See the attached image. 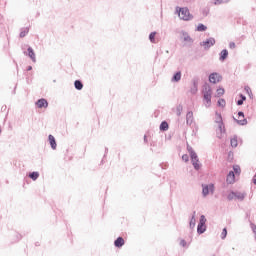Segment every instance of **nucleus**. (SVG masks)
<instances>
[{
  "label": "nucleus",
  "mask_w": 256,
  "mask_h": 256,
  "mask_svg": "<svg viewBox=\"0 0 256 256\" xmlns=\"http://www.w3.org/2000/svg\"><path fill=\"white\" fill-rule=\"evenodd\" d=\"M187 151L190 155L191 163L195 169V171H199L201 169V164H199V156L197 155V152L193 149V147L187 145Z\"/></svg>",
  "instance_id": "nucleus-1"
},
{
  "label": "nucleus",
  "mask_w": 256,
  "mask_h": 256,
  "mask_svg": "<svg viewBox=\"0 0 256 256\" xmlns=\"http://www.w3.org/2000/svg\"><path fill=\"white\" fill-rule=\"evenodd\" d=\"M176 13H178V17L182 19V21H191L193 19V15L189 12V8L187 7H176Z\"/></svg>",
  "instance_id": "nucleus-2"
},
{
  "label": "nucleus",
  "mask_w": 256,
  "mask_h": 256,
  "mask_svg": "<svg viewBox=\"0 0 256 256\" xmlns=\"http://www.w3.org/2000/svg\"><path fill=\"white\" fill-rule=\"evenodd\" d=\"M203 99L206 102V107H211V95L213 91L211 90V86L209 84H204L202 88Z\"/></svg>",
  "instance_id": "nucleus-3"
},
{
  "label": "nucleus",
  "mask_w": 256,
  "mask_h": 256,
  "mask_svg": "<svg viewBox=\"0 0 256 256\" xmlns=\"http://www.w3.org/2000/svg\"><path fill=\"white\" fill-rule=\"evenodd\" d=\"M207 218L205 217V215H201L200 219H199V223L197 226V233L198 235H203V233H205V231H207Z\"/></svg>",
  "instance_id": "nucleus-4"
},
{
  "label": "nucleus",
  "mask_w": 256,
  "mask_h": 256,
  "mask_svg": "<svg viewBox=\"0 0 256 256\" xmlns=\"http://www.w3.org/2000/svg\"><path fill=\"white\" fill-rule=\"evenodd\" d=\"M215 43H216L215 38L210 37V38L206 39L205 41L200 42V46L204 47L205 51H207V50L211 49V47H213V45H215Z\"/></svg>",
  "instance_id": "nucleus-5"
},
{
  "label": "nucleus",
  "mask_w": 256,
  "mask_h": 256,
  "mask_svg": "<svg viewBox=\"0 0 256 256\" xmlns=\"http://www.w3.org/2000/svg\"><path fill=\"white\" fill-rule=\"evenodd\" d=\"M222 80H223V76L217 72H213L209 75V81H210V83H213L214 85L221 82Z\"/></svg>",
  "instance_id": "nucleus-6"
},
{
  "label": "nucleus",
  "mask_w": 256,
  "mask_h": 256,
  "mask_svg": "<svg viewBox=\"0 0 256 256\" xmlns=\"http://www.w3.org/2000/svg\"><path fill=\"white\" fill-rule=\"evenodd\" d=\"M198 87H199V78H194L192 80V87L190 88V93L192 95H196L197 91H199Z\"/></svg>",
  "instance_id": "nucleus-7"
},
{
  "label": "nucleus",
  "mask_w": 256,
  "mask_h": 256,
  "mask_svg": "<svg viewBox=\"0 0 256 256\" xmlns=\"http://www.w3.org/2000/svg\"><path fill=\"white\" fill-rule=\"evenodd\" d=\"M36 106L38 109H47V107H49V102H47V99L41 98L36 101Z\"/></svg>",
  "instance_id": "nucleus-8"
},
{
  "label": "nucleus",
  "mask_w": 256,
  "mask_h": 256,
  "mask_svg": "<svg viewBox=\"0 0 256 256\" xmlns=\"http://www.w3.org/2000/svg\"><path fill=\"white\" fill-rule=\"evenodd\" d=\"M213 189H215V186L213 184L202 185V195H203V197H207V195H209V191H213Z\"/></svg>",
  "instance_id": "nucleus-9"
},
{
  "label": "nucleus",
  "mask_w": 256,
  "mask_h": 256,
  "mask_svg": "<svg viewBox=\"0 0 256 256\" xmlns=\"http://www.w3.org/2000/svg\"><path fill=\"white\" fill-rule=\"evenodd\" d=\"M226 183H228V185H233V183H235V172L230 171L226 177Z\"/></svg>",
  "instance_id": "nucleus-10"
},
{
  "label": "nucleus",
  "mask_w": 256,
  "mask_h": 256,
  "mask_svg": "<svg viewBox=\"0 0 256 256\" xmlns=\"http://www.w3.org/2000/svg\"><path fill=\"white\" fill-rule=\"evenodd\" d=\"M48 141L50 143L51 149H53V150L57 149V141L55 140V136L50 134L48 136Z\"/></svg>",
  "instance_id": "nucleus-11"
},
{
  "label": "nucleus",
  "mask_w": 256,
  "mask_h": 256,
  "mask_svg": "<svg viewBox=\"0 0 256 256\" xmlns=\"http://www.w3.org/2000/svg\"><path fill=\"white\" fill-rule=\"evenodd\" d=\"M123 245H125V239H123V237L121 236L114 241V246L117 247L118 249H121Z\"/></svg>",
  "instance_id": "nucleus-12"
},
{
  "label": "nucleus",
  "mask_w": 256,
  "mask_h": 256,
  "mask_svg": "<svg viewBox=\"0 0 256 256\" xmlns=\"http://www.w3.org/2000/svg\"><path fill=\"white\" fill-rule=\"evenodd\" d=\"M28 57L33 61V63H37V58L35 57V51L31 48V46L28 47Z\"/></svg>",
  "instance_id": "nucleus-13"
},
{
  "label": "nucleus",
  "mask_w": 256,
  "mask_h": 256,
  "mask_svg": "<svg viewBox=\"0 0 256 256\" xmlns=\"http://www.w3.org/2000/svg\"><path fill=\"white\" fill-rule=\"evenodd\" d=\"M186 124L193 125V111H189L186 114Z\"/></svg>",
  "instance_id": "nucleus-14"
},
{
  "label": "nucleus",
  "mask_w": 256,
  "mask_h": 256,
  "mask_svg": "<svg viewBox=\"0 0 256 256\" xmlns=\"http://www.w3.org/2000/svg\"><path fill=\"white\" fill-rule=\"evenodd\" d=\"M227 57H229V51L227 49H223L220 52L219 61H225V59H227Z\"/></svg>",
  "instance_id": "nucleus-15"
},
{
  "label": "nucleus",
  "mask_w": 256,
  "mask_h": 256,
  "mask_svg": "<svg viewBox=\"0 0 256 256\" xmlns=\"http://www.w3.org/2000/svg\"><path fill=\"white\" fill-rule=\"evenodd\" d=\"M172 83H179L181 81V71L176 72L171 79Z\"/></svg>",
  "instance_id": "nucleus-16"
},
{
  "label": "nucleus",
  "mask_w": 256,
  "mask_h": 256,
  "mask_svg": "<svg viewBox=\"0 0 256 256\" xmlns=\"http://www.w3.org/2000/svg\"><path fill=\"white\" fill-rule=\"evenodd\" d=\"M245 197H247V193H245V192H235V199H238V201H244Z\"/></svg>",
  "instance_id": "nucleus-17"
},
{
  "label": "nucleus",
  "mask_w": 256,
  "mask_h": 256,
  "mask_svg": "<svg viewBox=\"0 0 256 256\" xmlns=\"http://www.w3.org/2000/svg\"><path fill=\"white\" fill-rule=\"evenodd\" d=\"M74 87L77 91H81L83 89V82L81 80H75Z\"/></svg>",
  "instance_id": "nucleus-18"
},
{
  "label": "nucleus",
  "mask_w": 256,
  "mask_h": 256,
  "mask_svg": "<svg viewBox=\"0 0 256 256\" xmlns=\"http://www.w3.org/2000/svg\"><path fill=\"white\" fill-rule=\"evenodd\" d=\"M230 145L231 147H233L234 149L237 147V145H239V142L237 140V135H234L231 140H230Z\"/></svg>",
  "instance_id": "nucleus-19"
},
{
  "label": "nucleus",
  "mask_w": 256,
  "mask_h": 256,
  "mask_svg": "<svg viewBox=\"0 0 256 256\" xmlns=\"http://www.w3.org/2000/svg\"><path fill=\"white\" fill-rule=\"evenodd\" d=\"M159 129H160V131H168L169 123H167V121H162Z\"/></svg>",
  "instance_id": "nucleus-20"
},
{
  "label": "nucleus",
  "mask_w": 256,
  "mask_h": 256,
  "mask_svg": "<svg viewBox=\"0 0 256 256\" xmlns=\"http://www.w3.org/2000/svg\"><path fill=\"white\" fill-rule=\"evenodd\" d=\"M29 34V27L22 28L20 31V38L23 39V37L27 36Z\"/></svg>",
  "instance_id": "nucleus-21"
},
{
  "label": "nucleus",
  "mask_w": 256,
  "mask_h": 256,
  "mask_svg": "<svg viewBox=\"0 0 256 256\" xmlns=\"http://www.w3.org/2000/svg\"><path fill=\"white\" fill-rule=\"evenodd\" d=\"M218 129L220 133H225V123H223V120L218 121Z\"/></svg>",
  "instance_id": "nucleus-22"
},
{
  "label": "nucleus",
  "mask_w": 256,
  "mask_h": 256,
  "mask_svg": "<svg viewBox=\"0 0 256 256\" xmlns=\"http://www.w3.org/2000/svg\"><path fill=\"white\" fill-rule=\"evenodd\" d=\"M29 178L32 179V181H37L39 179V172H31Z\"/></svg>",
  "instance_id": "nucleus-23"
},
{
  "label": "nucleus",
  "mask_w": 256,
  "mask_h": 256,
  "mask_svg": "<svg viewBox=\"0 0 256 256\" xmlns=\"http://www.w3.org/2000/svg\"><path fill=\"white\" fill-rule=\"evenodd\" d=\"M196 223H197V220L195 219V215H192L189 223L190 229H195Z\"/></svg>",
  "instance_id": "nucleus-24"
},
{
  "label": "nucleus",
  "mask_w": 256,
  "mask_h": 256,
  "mask_svg": "<svg viewBox=\"0 0 256 256\" xmlns=\"http://www.w3.org/2000/svg\"><path fill=\"white\" fill-rule=\"evenodd\" d=\"M181 113H183V105L179 104L176 107V115H177V117H181Z\"/></svg>",
  "instance_id": "nucleus-25"
},
{
  "label": "nucleus",
  "mask_w": 256,
  "mask_h": 256,
  "mask_svg": "<svg viewBox=\"0 0 256 256\" xmlns=\"http://www.w3.org/2000/svg\"><path fill=\"white\" fill-rule=\"evenodd\" d=\"M207 29V26H205V24H198L197 28H196V31H199V32H203Z\"/></svg>",
  "instance_id": "nucleus-26"
},
{
  "label": "nucleus",
  "mask_w": 256,
  "mask_h": 256,
  "mask_svg": "<svg viewBox=\"0 0 256 256\" xmlns=\"http://www.w3.org/2000/svg\"><path fill=\"white\" fill-rule=\"evenodd\" d=\"M231 0H215L214 5H223L225 3H230Z\"/></svg>",
  "instance_id": "nucleus-27"
},
{
  "label": "nucleus",
  "mask_w": 256,
  "mask_h": 256,
  "mask_svg": "<svg viewBox=\"0 0 256 256\" xmlns=\"http://www.w3.org/2000/svg\"><path fill=\"white\" fill-rule=\"evenodd\" d=\"M234 121L238 124V125H247V119H243V120H237L235 117H233Z\"/></svg>",
  "instance_id": "nucleus-28"
},
{
  "label": "nucleus",
  "mask_w": 256,
  "mask_h": 256,
  "mask_svg": "<svg viewBox=\"0 0 256 256\" xmlns=\"http://www.w3.org/2000/svg\"><path fill=\"white\" fill-rule=\"evenodd\" d=\"M157 35V32H151L149 34V41L150 43H155V36Z\"/></svg>",
  "instance_id": "nucleus-29"
},
{
  "label": "nucleus",
  "mask_w": 256,
  "mask_h": 256,
  "mask_svg": "<svg viewBox=\"0 0 256 256\" xmlns=\"http://www.w3.org/2000/svg\"><path fill=\"white\" fill-rule=\"evenodd\" d=\"M215 115H216L215 123L219 124V121H223V116H221V113L216 112Z\"/></svg>",
  "instance_id": "nucleus-30"
},
{
  "label": "nucleus",
  "mask_w": 256,
  "mask_h": 256,
  "mask_svg": "<svg viewBox=\"0 0 256 256\" xmlns=\"http://www.w3.org/2000/svg\"><path fill=\"white\" fill-rule=\"evenodd\" d=\"M217 105H218V107H225V105H226L225 99L220 98V99L217 101Z\"/></svg>",
  "instance_id": "nucleus-31"
},
{
  "label": "nucleus",
  "mask_w": 256,
  "mask_h": 256,
  "mask_svg": "<svg viewBox=\"0 0 256 256\" xmlns=\"http://www.w3.org/2000/svg\"><path fill=\"white\" fill-rule=\"evenodd\" d=\"M233 173H236V175H239V173H241V167H239V165L233 166Z\"/></svg>",
  "instance_id": "nucleus-32"
},
{
  "label": "nucleus",
  "mask_w": 256,
  "mask_h": 256,
  "mask_svg": "<svg viewBox=\"0 0 256 256\" xmlns=\"http://www.w3.org/2000/svg\"><path fill=\"white\" fill-rule=\"evenodd\" d=\"M228 201H233L235 199V191H231L227 196Z\"/></svg>",
  "instance_id": "nucleus-33"
},
{
  "label": "nucleus",
  "mask_w": 256,
  "mask_h": 256,
  "mask_svg": "<svg viewBox=\"0 0 256 256\" xmlns=\"http://www.w3.org/2000/svg\"><path fill=\"white\" fill-rule=\"evenodd\" d=\"M222 95H225V89L218 88L217 89V97H221Z\"/></svg>",
  "instance_id": "nucleus-34"
},
{
  "label": "nucleus",
  "mask_w": 256,
  "mask_h": 256,
  "mask_svg": "<svg viewBox=\"0 0 256 256\" xmlns=\"http://www.w3.org/2000/svg\"><path fill=\"white\" fill-rule=\"evenodd\" d=\"M180 35H181L180 39H185V37H189V33L185 32V30H182L180 32Z\"/></svg>",
  "instance_id": "nucleus-35"
},
{
  "label": "nucleus",
  "mask_w": 256,
  "mask_h": 256,
  "mask_svg": "<svg viewBox=\"0 0 256 256\" xmlns=\"http://www.w3.org/2000/svg\"><path fill=\"white\" fill-rule=\"evenodd\" d=\"M226 238H227V228H223L221 233V239H226Z\"/></svg>",
  "instance_id": "nucleus-36"
},
{
  "label": "nucleus",
  "mask_w": 256,
  "mask_h": 256,
  "mask_svg": "<svg viewBox=\"0 0 256 256\" xmlns=\"http://www.w3.org/2000/svg\"><path fill=\"white\" fill-rule=\"evenodd\" d=\"M183 41L186 43H193V38H191V36H186L183 38Z\"/></svg>",
  "instance_id": "nucleus-37"
},
{
  "label": "nucleus",
  "mask_w": 256,
  "mask_h": 256,
  "mask_svg": "<svg viewBox=\"0 0 256 256\" xmlns=\"http://www.w3.org/2000/svg\"><path fill=\"white\" fill-rule=\"evenodd\" d=\"M227 159H228V161H230V162L233 161V159H234L233 151H229V152H228V158H227Z\"/></svg>",
  "instance_id": "nucleus-38"
},
{
  "label": "nucleus",
  "mask_w": 256,
  "mask_h": 256,
  "mask_svg": "<svg viewBox=\"0 0 256 256\" xmlns=\"http://www.w3.org/2000/svg\"><path fill=\"white\" fill-rule=\"evenodd\" d=\"M182 159L185 161V163H187V162L189 161V155L184 154V155L182 156Z\"/></svg>",
  "instance_id": "nucleus-39"
},
{
  "label": "nucleus",
  "mask_w": 256,
  "mask_h": 256,
  "mask_svg": "<svg viewBox=\"0 0 256 256\" xmlns=\"http://www.w3.org/2000/svg\"><path fill=\"white\" fill-rule=\"evenodd\" d=\"M202 14L204 15V17H207L209 15V9H204L202 11Z\"/></svg>",
  "instance_id": "nucleus-40"
},
{
  "label": "nucleus",
  "mask_w": 256,
  "mask_h": 256,
  "mask_svg": "<svg viewBox=\"0 0 256 256\" xmlns=\"http://www.w3.org/2000/svg\"><path fill=\"white\" fill-rule=\"evenodd\" d=\"M235 47H237V45L235 44V42H230V43H229V48H230V49H235Z\"/></svg>",
  "instance_id": "nucleus-41"
},
{
  "label": "nucleus",
  "mask_w": 256,
  "mask_h": 256,
  "mask_svg": "<svg viewBox=\"0 0 256 256\" xmlns=\"http://www.w3.org/2000/svg\"><path fill=\"white\" fill-rule=\"evenodd\" d=\"M239 97L242 101H247V96L246 95H243V94H239Z\"/></svg>",
  "instance_id": "nucleus-42"
},
{
  "label": "nucleus",
  "mask_w": 256,
  "mask_h": 256,
  "mask_svg": "<svg viewBox=\"0 0 256 256\" xmlns=\"http://www.w3.org/2000/svg\"><path fill=\"white\" fill-rule=\"evenodd\" d=\"M180 245H181V247H187V241L181 240Z\"/></svg>",
  "instance_id": "nucleus-43"
},
{
  "label": "nucleus",
  "mask_w": 256,
  "mask_h": 256,
  "mask_svg": "<svg viewBox=\"0 0 256 256\" xmlns=\"http://www.w3.org/2000/svg\"><path fill=\"white\" fill-rule=\"evenodd\" d=\"M243 103H245V102L242 101L241 99H239V100H237L236 105L241 106V105H243Z\"/></svg>",
  "instance_id": "nucleus-44"
},
{
  "label": "nucleus",
  "mask_w": 256,
  "mask_h": 256,
  "mask_svg": "<svg viewBox=\"0 0 256 256\" xmlns=\"http://www.w3.org/2000/svg\"><path fill=\"white\" fill-rule=\"evenodd\" d=\"M246 219H248V221H251V212H246Z\"/></svg>",
  "instance_id": "nucleus-45"
},
{
  "label": "nucleus",
  "mask_w": 256,
  "mask_h": 256,
  "mask_svg": "<svg viewBox=\"0 0 256 256\" xmlns=\"http://www.w3.org/2000/svg\"><path fill=\"white\" fill-rule=\"evenodd\" d=\"M251 228H252L253 233L255 234L256 233V225L251 223Z\"/></svg>",
  "instance_id": "nucleus-46"
},
{
  "label": "nucleus",
  "mask_w": 256,
  "mask_h": 256,
  "mask_svg": "<svg viewBox=\"0 0 256 256\" xmlns=\"http://www.w3.org/2000/svg\"><path fill=\"white\" fill-rule=\"evenodd\" d=\"M238 117H245V113L243 111L238 112Z\"/></svg>",
  "instance_id": "nucleus-47"
},
{
  "label": "nucleus",
  "mask_w": 256,
  "mask_h": 256,
  "mask_svg": "<svg viewBox=\"0 0 256 256\" xmlns=\"http://www.w3.org/2000/svg\"><path fill=\"white\" fill-rule=\"evenodd\" d=\"M107 153H109V148H105V154H104V157H106L107 156Z\"/></svg>",
  "instance_id": "nucleus-48"
},
{
  "label": "nucleus",
  "mask_w": 256,
  "mask_h": 256,
  "mask_svg": "<svg viewBox=\"0 0 256 256\" xmlns=\"http://www.w3.org/2000/svg\"><path fill=\"white\" fill-rule=\"evenodd\" d=\"M27 71H33V66H28Z\"/></svg>",
  "instance_id": "nucleus-49"
},
{
  "label": "nucleus",
  "mask_w": 256,
  "mask_h": 256,
  "mask_svg": "<svg viewBox=\"0 0 256 256\" xmlns=\"http://www.w3.org/2000/svg\"><path fill=\"white\" fill-rule=\"evenodd\" d=\"M252 183L254 184V185H256V178H252Z\"/></svg>",
  "instance_id": "nucleus-50"
},
{
  "label": "nucleus",
  "mask_w": 256,
  "mask_h": 256,
  "mask_svg": "<svg viewBox=\"0 0 256 256\" xmlns=\"http://www.w3.org/2000/svg\"><path fill=\"white\" fill-rule=\"evenodd\" d=\"M144 143H147V135H144Z\"/></svg>",
  "instance_id": "nucleus-51"
},
{
  "label": "nucleus",
  "mask_w": 256,
  "mask_h": 256,
  "mask_svg": "<svg viewBox=\"0 0 256 256\" xmlns=\"http://www.w3.org/2000/svg\"><path fill=\"white\" fill-rule=\"evenodd\" d=\"M192 215H194V219H195V216L197 215V212L194 211Z\"/></svg>",
  "instance_id": "nucleus-52"
},
{
  "label": "nucleus",
  "mask_w": 256,
  "mask_h": 256,
  "mask_svg": "<svg viewBox=\"0 0 256 256\" xmlns=\"http://www.w3.org/2000/svg\"><path fill=\"white\" fill-rule=\"evenodd\" d=\"M1 133H2V130H1V128H0V135H1Z\"/></svg>",
  "instance_id": "nucleus-53"
}]
</instances>
